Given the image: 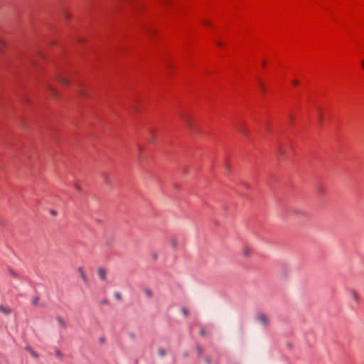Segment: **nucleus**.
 Here are the masks:
<instances>
[{
    "instance_id": "2f4dec72",
    "label": "nucleus",
    "mask_w": 364,
    "mask_h": 364,
    "mask_svg": "<svg viewBox=\"0 0 364 364\" xmlns=\"http://www.w3.org/2000/svg\"><path fill=\"white\" fill-rule=\"evenodd\" d=\"M0 44L4 46V42L3 41L0 40Z\"/></svg>"
},
{
    "instance_id": "bb28decb",
    "label": "nucleus",
    "mask_w": 364,
    "mask_h": 364,
    "mask_svg": "<svg viewBox=\"0 0 364 364\" xmlns=\"http://www.w3.org/2000/svg\"><path fill=\"white\" fill-rule=\"evenodd\" d=\"M205 361H206V363H211V360H210V358H206Z\"/></svg>"
},
{
    "instance_id": "f8f14e48",
    "label": "nucleus",
    "mask_w": 364,
    "mask_h": 364,
    "mask_svg": "<svg viewBox=\"0 0 364 364\" xmlns=\"http://www.w3.org/2000/svg\"><path fill=\"white\" fill-rule=\"evenodd\" d=\"M170 242H171V246L173 248H176L177 247L178 240H177V239L176 237L171 238Z\"/></svg>"
},
{
    "instance_id": "6e6552de",
    "label": "nucleus",
    "mask_w": 364,
    "mask_h": 364,
    "mask_svg": "<svg viewBox=\"0 0 364 364\" xmlns=\"http://www.w3.org/2000/svg\"><path fill=\"white\" fill-rule=\"evenodd\" d=\"M350 297L353 301H355L356 303H358L359 301V296L358 293L355 290H350Z\"/></svg>"
},
{
    "instance_id": "c85d7f7f",
    "label": "nucleus",
    "mask_w": 364,
    "mask_h": 364,
    "mask_svg": "<svg viewBox=\"0 0 364 364\" xmlns=\"http://www.w3.org/2000/svg\"><path fill=\"white\" fill-rule=\"evenodd\" d=\"M226 170H227L228 171H230V166H229L228 164H227V165H226Z\"/></svg>"
},
{
    "instance_id": "412c9836",
    "label": "nucleus",
    "mask_w": 364,
    "mask_h": 364,
    "mask_svg": "<svg viewBox=\"0 0 364 364\" xmlns=\"http://www.w3.org/2000/svg\"><path fill=\"white\" fill-rule=\"evenodd\" d=\"M186 124H187V125H188V127H190L192 126V123H191V122L190 120H188V119L186 120Z\"/></svg>"
},
{
    "instance_id": "393cba45",
    "label": "nucleus",
    "mask_w": 364,
    "mask_h": 364,
    "mask_svg": "<svg viewBox=\"0 0 364 364\" xmlns=\"http://www.w3.org/2000/svg\"><path fill=\"white\" fill-rule=\"evenodd\" d=\"M292 83H293L294 85H297L299 84V81H298V80H294L292 81Z\"/></svg>"
},
{
    "instance_id": "9d476101",
    "label": "nucleus",
    "mask_w": 364,
    "mask_h": 364,
    "mask_svg": "<svg viewBox=\"0 0 364 364\" xmlns=\"http://www.w3.org/2000/svg\"><path fill=\"white\" fill-rule=\"evenodd\" d=\"M144 294L147 298H152L154 296L152 290L149 288H146L144 289Z\"/></svg>"
},
{
    "instance_id": "a878e982",
    "label": "nucleus",
    "mask_w": 364,
    "mask_h": 364,
    "mask_svg": "<svg viewBox=\"0 0 364 364\" xmlns=\"http://www.w3.org/2000/svg\"><path fill=\"white\" fill-rule=\"evenodd\" d=\"M50 213L53 215H57V212L55 210H51L50 211Z\"/></svg>"
},
{
    "instance_id": "f704fd0d",
    "label": "nucleus",
    "mask_w": 364,
    "mask_h": 364,
    "mask_svg": "<svg viewBox=\"0 0 364 364\" xmlns=\"http://www.w3.org/2000/svg\"><path fill=\"white\" fill-rule=\"evenodd\" d=\"M265 65V62H264V61H263V62H262V65Z\"/></svg>"
},
{
    "instance_id": "f257e3e1",
    "label": "nucleus",
    "mask_w": 364,
    "mask_h": 364,
    "mask_svg": "<svg viewBox=\"0 0 364 364\" xmlns=\"http://www.w3.org/2000/svg\"><path fill=\"white\" fill-rule=\"evenodd\" d=\"M257 321L264 326H266L269 323V317L264 313H259L257 314Z\"/></svg>"
},
{
    "instance_id": "6ab92c4d",
    "label": "nucleus",
    "mask_w": 364,
    "mask_h": 364,
    "mask_svg": "<svg viewBox=\"0 0 364 364\" xmlns=\"http://www.w3.org/2000/svg\"><path fill=\"white\" fill-rule=\"evenodd\" d=\"M79 94L82 96V97H86L87 95L85 94V92L84 91H80L79 92Z\"/></svg>"
},
{
    "instance_id": "c756f323",
    "label": "nucleus",
    "mask_w": 364,
    "mask_h": 364,
    "mask_svg": "<svg viewBox=\"0 0 364 364\" xmlns=\"http://www.w3.org/2000/svg\"><path fill=\"white\" fill-rule=\"evenodd\" d=\"M217 44H218V46H223L222 43H221V42H220V41H217Z\"/></svg>"
},
{
    "instance_id": "aec40b11",
    "label": "nucleus",
    "mask_w": 364,
    "mask_h": 364,
    "mask_svg": "<svg viewBox=\"0 0 364 364\" xmlns=\"http://www.w3.org/2000/svg\"><path fill=\"white\" fill-rule=\"evenodd\" d=\"M294 213L297 215H304V213L302 211H299L297 210H294Z\"/></svg>"
},
{
    "instance_id": "72a5a7b5",
    "label": "nucleus",
    "mask_w": 364,
    "mask_h": 364,
    "mask_svg": "<svg viewBox=\"0 0 364 364\" xmlns=\"http://www.w3.org/2000/svg\"><path fill=\"white\" fill-rule=\"evenodd\" d=\"M363 68H364V60L362 62Z\"/></svg>"
},
{
    "instance_id": "0eeeda50",
    "label": "nucleus",
    "mask_w": 364,
    "mask_h": 364,
    "mask_svg": "<svg viewBox=\"0 0 364 364\" xmlns=\"http://www.w3.org/2000/svg\"><path fill=\"white\" fill-rule=\"evenodd\" d=\"M56 80L60 82L62 85H68L70 84V82L69 80L63 77V76H58Z\"/></svg>"
},
{
    "instance_id": "b1692460",
    "label": "nucleus",
    "mask_w": 364,
    "mask_h": 364,
    "mask_svg": "<svg viewBox=\"0 0 364 364\" xmlns=\"http://www.w3.org/2000/svg\"><path fill=\"white\" fill-rule=\"evenodd\" d=\"M205 330H204V329H201V330L200 331V334L201 336H204V335H205Z\"/></svg>"
},
{
    "instance_id": "4be33fe9",
    "label": "nucleus",
    "mask_w": 364,
    "mask_h": 364,
    "mask_svg": "<svg viewBox=\"0 0 364 364\" xmlns=\"http://www.w3.org/2000/svg\"><path fill=\"white\" fill-rule=\"evenodd\" d=\"M115 297L117 299H122V296L119 294H118V293L115 294Z\"/></svg>"
},
{
    "instance_id": "ddd939ff",
    "label": "nucleus",
    "mask_w": 364,
    "mask_h": 364,
    "mask_svg": "<svg viewBox=\"0 0 364 364\" xmlns=\"http://www.w3.org/2000/svg\"><path fill=\"white\" fill-rule=\"evenodd\" d=\"M40 298L39 296H36L33 298L31 303L33 306H38L39 304Z\"/></svg>"
},
{
    "instance_id": "423d86ee",
    "label": "nucleus",
    "mask_w": 364,
    "mask_h": 364,
    "mask_svg": "<svg viewBox=\"0 0 364 364\" xmlns=\"http://www.w3.org/2000/svg\"><path fill=\"white\" fill-rule=\"evenodd\" d=\"M56 321H58L59 326L63 328H66L67 324L65 321L60 316H56Z\"/></svg>"
},
{
    "instance_id": "f03ea898",
    "label": "nucleus",
    "mask_w": 364,
    "mask_h": 364,
    "mask_svg": "<svg viewBox=\"0 0 364 364\" xmlns=\"http://www.w3.org/2000/svg\"><path fill=\"white\" fill-rule=\"evenodd\" d=\"M237 129L238 132H240L244 136H247L249 135V132H248L246 127L244 124H238L237 126Z\"/></svg>"
},
{
    "instance_id": "20e7f679",
    "label": "nucleus",
    "mask_w": 364,
    "mask_h": 364,
    "mask_svg": "<svg viewBox=\"0 0 364 364\" xmlns=\"http://www.w3.org/2000/svg\"><path fill=\"white\" fill-rule=\"evenodd\" d=\"M26 350L29 353L32 357H33L36 359H38L39 358V354L35 351L31 347L26 346L25 348Z\"/></svg>"
},
{
    "instance_id": "7c9ffc66",
    "label": "nucleus",
    "mask_w": 364,
    "mask_h": 364,
    "mask_svg": "<svg viewBox=\"0 0 364 364\" xmlns=\"http://www.w3.org/2000/svg\"><path fill=\"white\" fill-rule=\"evenodd\" d=\"M56 354H57L58 355H60L61 354V353H60V350H57V351H56Z\"/></svg>"
},
{
    "instance_id": "f3484780",
    "label": "nucleus",
    "mask_w": 364,
    "mask_h": 364,
    "mask_svg": "<svg viewBox=\"0 0 364 364\" xmlns=\"http://www.w3.org/2000/svg\"><path fill=\"white\" fill-rule=\"evenodd\" d=\"M197 350L200 355L203 353V348L200 346L197 347Z\"/></svg>"
},
{
    "instance_id": "cd10ccee",
    "label": "nucleus",
    "mask_w": 364,
    "mask_h": 364,
    "mask_svg": "<svg viewBox=\"0 0 364 364\" xmlns=\"http://www.w3.org/2000/svg\"><path fill=\"white\" fill-rule=\"evenodd\" d=\"M203 23H204V24H205V25H206V26H210V22H209V21H204V22H203Z\"/></svg>"
},
{
    "instance_id": "7ed1b4c3",
    "label": "nucleus",
    "mask_w": 364,
    "mask_h": 364,
    "mask_svg": "<svg viewBox=\"0 0 364 364\" xmlns=\"http://www.w3.org/2000/svg\"><path fill=\"white\" fill-rule=\"evenodd\" d=\"M252 252V249L247 245H245L242 249V254L243 256H245L246 257L250 256Z\"/></svg>"
},
{
    "instance_id": "dca6fc26",
    "label": "nucleus",
    "mask_w": 364,
    "mask_h": 364,
    "mask_svg": "<svg viewBox=\"0 0 364 364\" xmlns=\"http://www.w3.org/2000/svg\"><path fill=\"white\" fill-rule=\"evenodd\" d=\"M258 82H259V87H260L261 90L262 92H264L265 90V87H264V85L259 80L258 81Z\"/></svg>"
},
{
    "instance_id": "5701e85b",
    "label": "nucleus",
    "mask_w": 364,
    "mask_h": 364,
    "mask_svg": "<svg viewBox=\"0 0 364 364\" xmlns=\"http://www.w3.org/2000/svg\"><path fill=\"white\" fill-rule=\"evenodd\" d=\"M75 188L78 190V191H80L81 190V187L79 184L76 183L75 185Z\"/></svg>"
},
{
    "instance_id": "39448f33",
    "label": "nucleus",
    "mask_w": 364,
    "mask_h": 364,
    "mask_svg": "<svg viewBox=\"0 0 364 364\" xmlns=\"http://www.w3.org/2000/svg\"><path fill=\"white\" fill-rule=\"evenodd\" d=\"M0 312L3 314L9 315V314H11V311L10 308L4 305L0 304Z\"/></svg>"
},
{
    "instance_id": "473e14b6",
    "label": "nucleus",
    "mask_w": 364,
    "mask_h": 364,
    "mask_svg": "<svg viewBox=\"0 0 364 364\" xmlns=\"http://www.w3.org/2000/svg\"><path fill=\"white\" fill-rule=\"evenodd\" d=\"M102 303H103V304H107V301L104 300V301H102Z\"/></svg>"
},
{
    "instance_id": "4468645a",
    "label": "nucleus",
    "mask_w": 364,
    "mask_h": 364,
    "mask_svg": "<svg viewBox=\"0 0 364 364\" xmlns=\"http://www.w3.org/2000/svg\"><path fill=\"white\" fill-rule=\"evenodd\" d=\"M158 353L159 356L164 357L166 355V349L161 348L158 350Z\"/></svg>"
},
{
    "instance_id": "9b49d317",
    "label": "nucleus",
    "mask_w": 364,
    "mask_h": 364,
    "mask_svg": "<svg viewBox=\"0 0 364 364\" xmlns=\"http://www.w3.org/2000/svg\"><path fill=\"white\" fill-rule=\"evenodd\" d=\"M79 272L80 273V276H81V278L83 280V282L85 283H86L87 282V277H86V274L84 272V271L82 269V268H80L79 269Z\"/></svg>"
},
{
    "instance_id": "a211bd4d",
    "label": "nucleus",
    "mask_w": 364,
    "mask_h": 364,
    "mask_svg": "<svg viewBox=\"0 0 364 364\" xmlns=\"http://www.w3.org/2000/svg\"><path fill=\"white\" fill-rule=\"evenodd\" d=\"M48 90H49V91L51 92V94H53V95H55V90L53 87H48Z\"/></svg>"
},
{
    "instance_id": "2eb2a0df",
    "label": "nucleus",
    "mask_w": 364,
    "mask_h": 364,
    "mask_svg": "<svg viewBox=\"0 0 364 364\" xmlns=\"http://www.w3.org/2000/svg\"><path fill=\"white\" fill-rule=\"evenodd\" d=\"M181 311H182L183 314L185 316H188V309H187L183 308V309H182V310H181Z\"/></svg>"
},
{
    "instance_id": "1a4fd4ad",
    "label": "nucleus",
    "mask_w": 364,
    "mask_h": 364,
    "mask_svg": "<svg viewBox=\"0 0 364 364\" xmlns=\"http://www.w3.org/2000/svg\"><path fill=\"white\" fill-rule=\"evenodd\" d=\"M98 275L102 280H105L107 277L106 271L103 269H99Z\"/></svg>"
}]
</instances>
